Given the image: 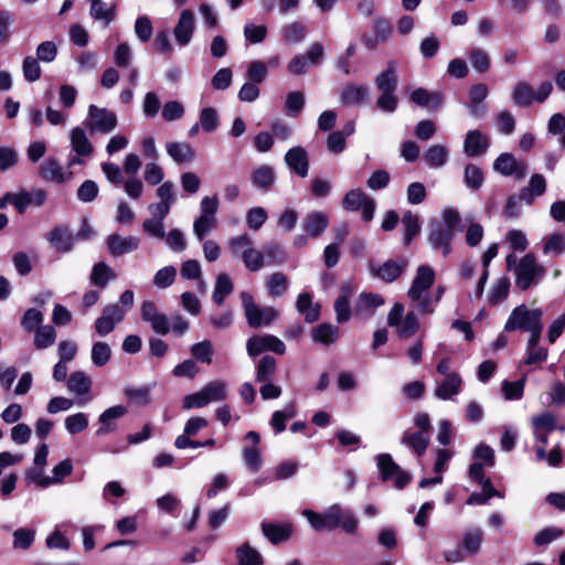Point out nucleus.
<instances>
[{
  "mask_svg": "<svg viewBox=\"0 0 565 565\" xmlns=\"http://www.w3.org/2000/svg\"><path fill=\"white\" fill-rule=\"evenodd\" d=\"M461 379L457 373H450L445 380L436 387L435 395L440 399H449L457 395L460 391Z\"/></svg>",
  "mask_w": 565,
  "mask_h": 565,
  "instance_id": "obj_32",
  "label": "nucleus"
},
{
  "mask_svg": "<svg viewBox=\"0 0 565 565\" xmlns=\"http://www.w3.org/2000/svg\"><path fill=\"white\" fill-rule=\"evenodd\" d=\"M277 372V360L269 354L260 358L256 365L255 380L258 383L271 381Z\"/></svg>",
  "mask_w": 565,
  "mask_h": 565,
  "instance_id": "obj_29",
  "label": "nucleus"
},
{
  "mask_svg": "<svg viewBox=\"0 0 565 565\" xmlns=\"http://www.w3.org/2000/svg\"><path fill=\"white\" fill-rule=\"evenodd\" d=\"M260 526L264 536L273 545L287 542L294 534V525L291 523L263 522Z\"/></svg>",
  "mask_w": 565,
  "mask_h": 565,
  "instance_id": "obj_17",
  "label": "nucleus"
},
{
  "mask_svg": "<svg viewBox=\"0 0 565 565\" xmlns=\"http://www.w3.org/2000/svg\"><path fill=\"white\" fill-rule=\"evenodd\" d=\"M342 206L350 212L361 211V216L364 222H371L374 217L375 202L360 189H353L347 192L342 200Z\"/></svg>",
  "mask_w": 565,
  "mask_h": 565,
  "instance_id": "obj_6",
  "label": "nucleus"
},
{
  "mask_svg": "<svg viewBox=\"0 0 565 565\" xmlns=\"http://www.w3.org/2000/svg\"><path fill=\"white\" fill-rule=\"evenodd\" d=\"M88 426L87 415L84 413H76L65 418V428L72 434H79L84 431Z\"/></svg>",
  "mask_w": 565,
  "mask_h": 565,
  "instance_id": "obj_54",
  "label": "nucleus"
},
{
  "mask_svg": "<svg viewBox=\"0 0 565 565\" xmlns=\"http://www.w3.org/2000/svg\"><path fill=\"white\" fill-rule=\"evenodd\" d=\"M233 289L234 285L230 276L225 273L218 274L216 277L215 287L212 295L213 301L216 305L221 306L225 301L226 297H228L233 292Z\"/></svg>",
  "mask_w": 565,
  "mask_h": 565,
  "instance_id": "obj_36",
  "label": "nucleus"
},
{
  "mask_svg": "<svg viewBox=\"0 0 565 565\" xmlns=\"http://www.w3.org/2000/svg\"><path fill=\"white\" fill-rule=\"evenodd\" d=\"M454 236L455 234L450 232V228H445L437 221L430 222L428 225V242L435 249H441L444 257L448 256L451 252Z\"/></svg>",
  "mask_w": 565,
  "mask_h": 565,
  "instance_id": "obj_8",
  "label": "nucleus"
},
{
  "mask_svg": "<svg viewBox=\"0 0 565 565\" xmlns=\"http://www.w3.org/2000/svg\"><path fill=\"white\" fill-rule=\"evenodd\" d=\"M241 300L244 307L248 326L250 328H259L260 326H263V308H259L255 303L254 297L246 291H242Z\"/></svg>",
  "mask_w": 565,
  "mask_h": 565,
  "instance_id": "obj_24",
  "label": "nucleus"
},
{
  "mask_svg": "<svg viewBox=\"0 0 565 565\" xmlns=\"http://www.w3.org/2000/svg\"><path fill=\"white\" fill-rule=\"evenodd\" d=\"M487 96H488V87L486 84L479 83V84L471 86V88L469 90V98L472 104L470 106L471 115H473V116L480 115V108L478 105L481 102H483L487 98Z\"/></svg>",
  "mask_w": 565,
  "mask_h": 565,
  "instance_id": "obj_49",
  "label": "nucleus"
},
{
  "mask_svg": "<svg viewBox=\"0 0 565 565\" xmlns=\"http://www.w3.org/2000/svg\"><path fill=\"white\" fill-rule=\"evenodd\" d=\"M524 379L513 382L504 381L502 383V393L504 398L508 401L521 399L524 393Z\"/></svg>",
  "mask_w": 565,
  "mask_h": 565,
  "instance_id": "obj_56",
  "label": "nucleus"
},
{
  "mask_svg": "<svg viewBox=\"0 0 565 565\" xmlns=\"http://www.w3.org/2000/svg\"><path fill=\"white\" fill-rule=\"evenodd\" d=\"M89 14L93 19L103 21L104 25L107 26L115 20L116 7H109L103 1L90 3Z\"/></svg>",
  "mask_w": 565,
  "mask_h": 565,
  "instance_id": "obj_40",
  "label": "nucleus"
},
{
  "mask_svg": "<svg viewBox=\"0 0 565 565\" xmlns=\"http://www.w3.org/2000/svg\"><path fill=\"white\" fill-rule=\"evenodd\" d=\"M472 68L478 73H487L491 67V56L482 47H473L468 53Z\"/></svg>",
  "mask_w": 565,
  "mask_h": 565,
  "instance_id": "obj_38",
  "label": "nucleus"
},
{
  "mask_svg": "<svg viewBox=\"0 0 565 565\" xmlns=\"http://www.w3.org/2000/svg\"><path fill=\"white\" fill-rule=\"evenodd\" d=\"M35 532L30 529H18L13 533V546L15 548L28 550L34 542Z\"/></svg>",
  "mask_w": 565,
  "mask_h": 565,
  "instance_id": "obj_62",
  "label": "nucleus"
},
{
  "mask_svg": "<svg viewBox=\"0 0 565 565\" xmlns=\"http://www.w3.org/2000/svg\"><path fill=\"white\" fill-rule=\"evenodd\" d=\"M401 443L411 448L417 457L425 455L429 446V437L425 436L423 431H404Z\"/></svg>",
  "mask_w": 565,
  "mask_h": 565,
  "instance_id": "obj_26",
  "label": "nucleus"
},
{
  "mask_svg": "<svg viewBox=\"0 0 565 565\" xmlns=\"http://www.w3.org/2000/svg\"><path fill=\"white\" fill-rule=\"evenodd\" d=\"M305 515L316 531H332L340 525V508L338 507L331 508L326 513L307 510Z\"/></svg>",
  "mask_w": 565,
  "mask_h": 565,
  "instance_id": "obj_10",
  "label": "nucleus"
},
{
  "mask_svg": "<svg viewBox=\"0 0 565 565\" xmlns=\"http://www.w3.org/2000/svg\"><path fill=\"white\" fill-rule=\"evenodd\" d=\"M423 159L428 166L439 168L447 162L448 150L441 145H434L427 149Z\"/></svg>",
  "mask_w": 565,
  "mask_h": 565,
  "instance_id": "obj_43",
  "label": "nucleus"
},
{
  "mask_svg": "<svg viewBox=\"0 0 565 565\" xmlns=\"http://www.w3.org/2000/svg\"><path fill=\"white\" fill-rule=\"evenodd\" d=\"M23 77L26 82L33 83L40 79L42 70L34 56H26L22 62Z\"/></svg>",
  "mask_w": 565,
  "mask_h": 565,
  "instance_id": "obj_51",
  "label": "nucleus"
},
{
  "mask_svg": "<svg viewBox=\"0 0 565 565\" xmlns=\"http://www.w3.org/2000/svg\"><path fill=\"white\" fill-rule=\"evenodd\" d=\"M184 115V106L178 100L167 102L162 107V119L166 121L179 120Z\"/></svg>",
  "mask_w": 565,
  "mask_h": 565,
  "instance_id": "obj_61",
  "label": "nucleus"
},
{
  "mask_svg": "<svg viewBox=\"0 0 565 565\" xmlns=\"http://www.w3.org/2000/svg\"><path fill=\"white\" fill-rule=\"evenodd\" d=\"M513 103L520 107H527L534 102V89L526 82H519L512 88Z\"/></svg>",
  "mask_w": 565,
  "mask_h": 565,
  "instance_id": "obj_35",
  "label": "nucleus"
},
{
  "mask_svg": "<svg viewBox=\"0 0 565 565\" xmlns=\"http://www.w3.org/2000/svg\"><path fill=\"white\" fill-rule=\"evenodd\" d=\"M402 223L404 226L403 243L405 246H408L420 232L419 220L417 215L407 211L403 214Z\"/></svg>",
  "mask_w": 565,
  "mask_h": 565,
  "instance_id": "obj_39",
  "label": "nucleus"
},
{
  "mask_svg": "<svg viewBox=\"0 0 565 565\" xmlns=\"http://www.w3.org/2000/svg\"><path fill=\"white\" fill-rule=\"evenodd\" d=\"M237 565H264V557L248 542H244L235 550Z\"/></svg>",
  "mask_w": 565,
  "mask_h": 565,
  "instance_id": "obj_28",
  "label": "nucleus"
},
{
  "mask_svg": "<svg viewBox=\"0 0 565 565\" xmlns=\"http://www.w3.org/2000/svg\"><path fill=\"white\" fill-rule=\"evenodd\" d=\"M67 387L77 395H85L90 391L92 381L84 372L76 371L70 375Z\"/></svg>",
  "mask_w": 565,
  "mask_h": 565,
  "instance_id": "obj_42",
  "label": "nucleus"
},
{
  "mask_svg": "<svg viewBox=\"0 0 565 565\" xmlns=\"http://www.w3.org/2000/svg\"><path fill=\"white\" fill-rule=\"evenodd\" d=\"M200 125L206 132H213L220 125L217 111L212 107L203 108L200 113Z\"/></svg>",
  "mask_w": 565,
  "mask_h": 565,
  "instance_id": "obj_53",
  "label": "nucleus"
},
{
  "mask_svg": "<svg viewBox=\"0 0 565 565\" xmlns=\"http://www.w3.org/2000/svg\"><path fill=\"white\" fill-rule=\"evenodd\" d=\"M132 61V50L128 43H120L114 50V63L117 67L127 68Z\"/></svg>",
  "mask_w": 565,
  "mask_h": 565,
  "instance_id": "obj_57",
  "label": "nucleus"
},
{
  "mask_svg": "<svg viewBox=\"0 0 565 565\" xmlns=\"http://www.w3.org/2000/svg\"><path fill=\"white\" fill-rule=\"evenodd\" d=\"M267 288L271 297L282 296L288 289L287 276L280 271L271 274L267 280Z\"/></svg>",
  "mask_w": 565,
  "mask_h": 565,
  "instance_id": "obj_47",
  "label": "nucleus"
},
{
  "mask_svg": "<svg viewBox=\"0 0 565 565\" xmlns=\"http://www.w3.org/2000/svg\"><path fill=\"white\" fill-rule=\"evenodd\" d=\"M243 458L250 472L256 473L259 471L262 467V454L259 447H245L243 449Z\"/></svg>",
  "mask_w": 565,
  "mask_h": 565,
  "instance_id": "obj_58",
  "label": "nucleus"
},
{
  "mask_svg": "<svg viewBox=\"0 0 565 565\" xmlns=\"http://www.w3.org/2000/svg\"><path fill=\"white\" fill-rule=\"evenodd\" d=\"M115 278L116 273L106 263L98 262L93 266L90 274V284L93 286L104 289Z\"/></svg>",
  "mask_w": 565,
  "mask_h": 565,
  "instance_id": "obj_34",
  "label": "nucleus"
},
{
  "mask_svg": "<svg viewBox=\"0 0 565 565\" xmlns=\"http://www.w3.org/2000/svg\"><path fill=\"white\" fill-rule=\"evenodd\" d=\"M43 319H44L43 313L39 309L29 308L23 313L20 324H21V328L26 333H32L33 331H35L36 329L42 327L41 324L43 322Z\"/></svg>",
  "mask_w": 565,
  "mask_h": 565,
  "instance_id": "obj_45",
  "label": "nucleus"
},
{
  "mask_svg": "<svg viewBox=\"0 0 565 565\" xmlns=\"http://www.w3.org/2000/svg\"><path fill=\"white\" fill-rule=\"evenodd\" d=\"M510 279L504 276L495 280L488 295V302L491 306H497L504 301L510 291Z\"/></svg>",
  "mask_w": 565,
  "mask_h": 565,
  "instance_id": "obj_37",
  "label": "nucleus"
},
{
  "mask_svg": "<svg viewBox=\"0 0 565 565\" xmlns=\"http://www.w3.org/2000/svg\"><path fill=\"white\" fill-rule=\"evenodd\" d=\"M191 354L202 363L211 364L213 355L212 343L207 340L198 342L191 347Z\"/></svg>",
  "mask_w": 565,
  "mask_h": 565,
  "instance_id": "obj_60",
  "label": "nucleus"
},
{
  "mask_svg": "<svg viewBox=\"0 0 565 565\" xmlns=\"http://www.w3.org/2000/svg\"><path fill=\"white\" fill-rule=\"evenodd\" d=\"M402 273L403 268L395 260L388 259L374 271V275L385 282H393Z\"/></svg>",
  "mask_w": 565,
  "mask_h": 565,
  "instance_id": "obj_46",
  "label": "nucleus"
},
{
  "mask_svg": "<svg viewBox=\"0 0 565 565\" xmlns=\"http://www.w3.org/2000/svg\"><path fill=\"white\" fill-rule=\"evenodd\" d=\"M207 403L220 402L226 398V386L221 381H213L207 383L202 390Z\"/></svg>",
  "mask_w": 565,
  "mask_h": 565,
  "instance_id": "obj_50",
  "label": "nucleus"
},
{
  "mask_svg": "<svg viewBox=\"0 0 565 565\" xmlns=\"http://www.w3.org/2000/svg\"><path fill=\"white\" fill-rule=\"evenodd\" d=\"M32 333H34L33 343L38 350H43L53 345L56 340V331L54 327L50 324L42 326Z\"/></svg>",
  "mask_w": 565,
  "mask_h": 565,
  "instance_id": "obj_41",
  "label": "nucleus"
},
{
  "mask_svg": "<svg viewBox=\"0 0 565 565\" xmlns=\"http://www.w3.org/2000/svg\"><path fill=\"white\" fill-rule=\"evenodd\" d=\"M128 409L124 405H115L104 411L98 418L99 427L96 430L97 436H105L117 429L116 419L125 416Z\"/></svg>",
  "mask_w": 565,
  "mask_h": 565,
  "instance_id": "obj_15",
  "label": "nucleus"
},
{
  "mask_svg": "<svg viewBox=\"0 0 565 565\" xmlns=\"http://www.w3.org/2000/svg\"><path fill=\"white\" fill-rule=\"evenodd\" d=\"M305 106V95L301 92H291L287 95L285 102V109L287 115L297 116Z\"/></svg>",
  "mask_w": 565,
  "mask_h": 565,
  "instance_id": "obj_55",
  "label": "nucleus"
},
{
  "mask_svg": "<svg viewBox=\"0 0 565 565\" xmlns=\"http://www.w3.org/2000/svg\"><path fill=\"white\" fill-rule=\"evenodd\" d=\"M411 100L418 106L437 109L443 104V96L439 93L429 94L427 89L419 87L412 92Z\"/></svg>",
  "mask_w": 565,
  "mask_h": 565,
  "instance_id": "obj_33",
  "label": "nucleus"
},
{
  "mask_svg": "<svg viewBox=\"0 0 565 565\" xmlns=\"http://www.w3.org/2000/svg\"><path fill=\"white\" fill-rule=\"evenodd\" d=\"M398 84L397 67L394 62H388L385 71L375 77V85L380 92L376 106L384 113H394L398 105L395 94Z\"/></svg>",
  "mask_w": 565,
  "mask_h": 565,
  "instance_id": "obj_1",
  "label": "nucleus"
},
{
  "mask_svg": "<svg viewBox=\"0 0 565 565\" xmlns=\"http://www.w3.org/2000/svg\"><path fill=\"white\" fill-rule=\"evenodd\" d=\"M110 348L106 342H95L92 348V361L96 366H104L110 360Z\"/></svg>",
  "mask_w": 565,
  "mask_h": 565,
  "instance_id": "obj_59",
  "label": "nucleus"
},
{
  "mask_svg": "<svg viewBox=\"0 0 565 565\" xmlns=\"http://www.w3.org/2000/svg\"><path fill=\"white\" fill-rule=\"evenodd\" d=\"M376 467L382 482L392 481L397 490L405 489L412 481V475L397 465L392 455L379 454L375 456Z\"/></svg>",
  "mask_w": 565,
  "mask_h": 565,
  "instance_id": "obj_2",
  "label": "nucleus"
},
{
  "mask_svg": "<svg viewBox=\"0 0 565 565\" xmlns=\"http://www.w3.org/2000/svg\"><path fill=\"white\" fill-rule=\"evenodd\" d=\"M495 172L505 177H523L527 173V167L524 161L518 160L513 154L501 153L493 163Z\"/></svg>",
  "mask_w": 565,
  "mask_h": 565,
  "instance_id": "obj_11",
  "label": "nucleus"
},
{
  "mask_svg": "<svg viewBox=\"0 0 565 565\" xmlns=\"http://www.w3.org/2000/svg\"><path fill=\"white\" fill-rule=\"evenodd\" d=\"M490 147V138L481 130H469L463 141V152L468 157H482Z\"/></svg>",
  "mask_w": 565,
  "mask_h": 565,
  "instance_id": "obj_13",
  "label": "nucleus"
},
{
  "mask_svg": "<svg viewBox=\"0 0 565 565\" xmlns=\"http://www.w3.org/2000/svg\"><path fill=\"white\" fill-rule=\"evenodd\" d=\"M166 150L177 163H186L194 158V151L188 142L169 141L166 143Z\"/></svg>",
  "mask_w": 565,
  "mask_h": 565,
  "instance_id": "obj_31",
  "label": "nucleus"
},
{
  "mask_svg": "<svg viewBox=\"0 0 565 565\" xmlns=\"http://www.w3.org/2000/svg\"><path fill=\"white\" fill-rule=\"evenodd\" d=\"M483 542V532L479 527L470 529L462 534L461 545L462 551L468 557L476 556L480 552L481 543Z\"/></svg>",
  "mask_w": 565,
  "mask_h": 565,
  "instance_id": "obj_27",
  "label": "nucleus"
},
{
  "mask_svg": "<svg viewBox=\"0 0 565 565\" xmlns=\"http://www.w3.org/2000/svg\"><path fill=\"white\" fill-rule=\"evenodd\" d=\"M84 125L90 132L108 135L117 127L118 119L114 111L90 105Z\"/></svg>",
  "mask_w": 565,
  "mask_h": 565,
  "instance_id": "obj_4",
  "label": "nucleus"
},
{
  "mask_svg": "<svg viewBox=\"0 0 565 565\" xmlns=\"http://www.w3.org/2000/svg\"><path fill=\"white\" fill-rule=\"evenodd\" d=\"M296 308L303 315L305 321L308 323H313L320 318L321 306L318 302H312V296L309 292H302L298 296Z\"/></svg>",
  "mask_w": 565,
  "mask_h": 565,
  "instance_id": "obj_22",
  "label": "nucleus"
},
{
  "mask_svg": "<svg viewBox=\"0 0 565 565\" xmlns=\"http://www.w3.org/2000/svg\"><path fill=\"white\" fill-rule=\"evenodd\" d=\"M72 149L78 157L72 159L70 167L75 164H83L84 158L89 157L93 153L94 147L88 139L85 130L81 127H74L70 134Z\"/></svg>",
  "mask_w": 565,
  "mask_h": 565,
  "instance_id": "obj_9",
  "label": "nucleus"
},
{
  "mask_svg": "<svg viewBox=\"0 0 565 565\" xmlns=\"http://www.w3.org/2000/svg\"><path fill=\"white\" fill-rule=\"evenodd\" d=\"M161 107V102L154 92H148L142 102L143 115L148 118L157 116Z\"/></svg>",
  "mask_w": 565,
  "mask_h": 565,
  "instance_id": "obj_64",
  "label": "nucleus"
},
{
  "mask_svg": "<svg viewBox=\"0 0 565 565\" xmlns=\"http://www.w3.org/2000/svg\"><path fill=\"white\" fill-rule=\"evenodd\" d=\"M546 179H530L529 186L523 188L519 196H509L504 204V213L509 217H516L520 214V201H524L527 204H531L533 200L537 196H541L546 191Z\"/></svg>",
  "mask_w": 565,
  "mask_h": 565,
  "instance_id": "obj_5",
  "label": "nucleus"
},
{
  "mask_svg": "<svg viewBox=\"0 0 565 565\" xmlns=\"http://www.w3.org/2000/svg\"><path fill=\"white\" fill-rule=\"evenodd\" d=\"M369 97L367 86H358L355 84H348L340 94V100L344 105L362 104Z\"/></svg>",
  "mask_w": 565,
  "mask_h": 565,
  "instance_id": "obj_30",
  "label": "nucleus"
},
{
  "mask_svg": "<svg viewBox=\"0 0 565 565\" xmlns=\"http://www.w3.org/2000/svg\"><path fill=\"white\" fill-rule=\"evenodd\" d=\"M329 226V218L322 212H311L306 215L302 222V230L310 237L320 236Z\"/></svg>",
  "mask_w": 565,
  "mask_h": 565,
  "instance_id": "obj_21",
  "label": "nucleus"
},
{
  "mask_svg": "<svg viewBox=\"0 0 565 565\" xmlns=\"http://www.w3.org/2000/svg\"><path fill=\"white\" fill-rule=\"evenodd\" d=\"M126 398L138 406H147L150 404V390L147 386L126 387L124 390Z\"/></svg>",
  "mask_w": 565,
  "mask_h": 565,
  "instance_id": "obj_48",
  "label": "nucleus"
},
{
  "mask_svg": "<svg viewBox=\"0 0 565 565\" xmlns=\"http://www.w3.org/2000/svg\"><path fill=\"white\" fill-rule=\"evenodd\" d=\"M435 281V271L428 265H422L417 268L416 276L408 289V297L413 301L422 298L424 291L429 289Z\"/></svg>",
  "mask_w": 565,
  "mask_h": 565,
  "instance_id": "obj_12",
  "label": "nucleus"
},
{
  "mask_svg": "<svg viewBox=\"0 0 565 565\" xmlns=\"http://www.w3.org/2000/svg\"><path fill=\"white\" fill-rule=\"evenodd\" d=\"M45 237L57 252L68 253L74 247V235L65 225L54 226Z\"/></svg>",
  "mask_w": 565,
  "mask_h": 565,
  "instance_id": "obj_16",
  "label": "nucleus"
},
{
  "mask_svg": "<svg viewBox=\"0 0 565 565\" xmlns=\"http://www.w3.org/2000/svg\"><path fill=\"white\" fill-rule=\"evenodd\" d=\"M542 318L543 311L541 309H529L525 305H520L510 313L504 324V331H529L543 322Z\"/></svg>",
  "mask_w": 565,
  "mask_h": 565,
  "instance_id": "obj_3",
  "label": "nucleus"
},
{
  "mask_svg": "<svg viewBox=\"0 0 565 565\" xmlns=\"http://www.w3.org/2000/svg\"><path fill=\"white\" fill-rule=\"evenodd\" d=\"M285 161L292 172L298 177H306L308 173V153L302 147H294L285 154Z\"/></svg>",
  "mask_w": 565,
  "mask_h": 565,
  "instance_id": "obj_19",
  "label": "nucleus"
},
{
  "mask_svg": "<svg viewBox=\"0 0 565 565\" xmlns=\"http://www.w3.org/2000/svg\"><path fill=\"white\" fill-rule=\"evenodd\" d=\"M515 286L522 290H527L536 276H542L545 271L542 265L536 264V257L533 253L526 254L516 268Z\"/></svg>",
  "mask_w": 565,
  "mask_h": 565,
  "instance_id": "obj_7",
  "label": "nucleus"
},
{
  "mask_svg": "<svg viewBox=\"0 0 565 565\" xmlns=\"http://www.w3.org/2000/svg\"><path fill=\"white\" fill-rule=\"evenodd\" d=\"M339 332V327L323 322L312 328L311 338L313 342L329 347L338 340Z\"/></svg>",
  "mask_w": 565,
  "mask_h": 565,
  "instance_id": "obj_25",
  "label": "nucleus"
},
{
  "mask_svg": "<svg viewBox=\"0 0 565 565\" xmlns=\"http://www.w3.org/2000/svg\"><path fill=\"white\" fill-rule=\"evenodd\" d=\"M340 291L341 294L335 299L333 308L337 315V321L344 323L351 318L350 297L353 292L352 285L350 282H343Z\"/></svg>",
  "mask_w": 565,
  "mask_h": 565,
  "instance_id": "obj_20",
  "label": "nucleus"
},
{
  "mask_svg": "<svg viewBox=\"0 0 565 565\" xmlns=\"http://www.w3.org/2000/svg\"><path fill=\"white\" fill-rule=\"evenodd\" d=\"M399 326L397 332L401 338L407 339L413 337L419 330V321L416 313L414 311L407 312Z\"/></svg>",
  "mask_w": 565,
  "mask_h": 565,
  "instance_id": "obj_52",
  "label": "nucleus"
},
{
  "mask_svg": "<svg viewBox=\"0 0 565 565\" xmlns=\"http://www.w3.org/2000/svg\"><path fill=\"white\" fill-rule=\"evenodd\" d=\"M177 269L173 266H166L159 269L153 278V284L159 288L170 287L175 280Z\"/></svg>",
  "mask_w": 565,
  "mask_h": 565,
  "instance_id": "obj_63",
  "label": "nucleus"
},
{
  "mask_svg": "<svg viewBox=\"0 0 565 565\" xmlns=\"http://www.w3.org/2000/svg\"><path fill=\"white\" fill-rule=\"evenodd\" d=\"M14 198V207L19 214L25 213L30 205L41 206L45 203L47 194L45 190L21 191Z\"/></svg>",
  "mask_w": 565,
  "mask_h": 565,
  "instance_id": "obj_18",
  "label": "nucleus"
},
{
  "mask_svg": "<svg viewBox=\"0 0 565 565\" xmlns=\"http://www.w3.org/2000/svg\"><path fill=\"white\" fill-rule=\"evenodd\" d=\"M373 31L375 34V39L374 40L369 39L365 41V45L369 49H375L380 42L386 41L388 39V36L391 35L392 29H391L390 23L385 19L377 18L374 21Z\"/></svg>",
  "mask_w": 565,
  "mask_h": 565,
  "instance_id": "obj_44",
  "label": "nucleus"
},
{
  "mask_svg": "<svg viewBox=\"0 0 565 565\" xmlns=\"http://www.w3.org/2000/svg\"><path fill=\"white\" fill-rule=\"evenodd\" d=\"M195 29V19L191 10L185 9L181 11L178 23L174 26L173 35L180 46H185L190 43Z\"/></svg>",
  "mask_w": 565,
  "mask_h": 565,
  "instance_id": "obj_14",
  "label": "nucleus"
},
{
  "mask_svg": "<svg viewBox=\"0 0 565 565\" xmlns=\"http://www.w3.org/2000/svg\"><path fill=\"white\" fill-rule=\"evenodd\" d=\"M107 246L110 254L118 257L137 249L139 246V239L132 236L124 238L118 234H111L107 238Z\"/></svg>",
  "mask_w": 565,
  "mask_h": 565,
  "instance_id": "obj_23",
  "label": "nucleus"
}]
</instances>
